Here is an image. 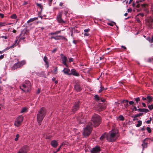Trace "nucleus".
<instances>
[{"mask_svg": "<svg viewBox=\"0 0 153 153\" xmlns=\"http://www.w3.org/2000/svg\"><path fill=\"white\" fill-rule=\"evenodd\" d=\"M38 19L37 17H34L33 18L30 19L29 20L27 21L28 23H29L31 22H32L34 21L37 20Z\"/></svg>", "mask_w": 153, "mask_h": 153, "instance_id": "obj_26", "label": "nucleus"}, {"mask_svg": "<svg viewBox=\"0 0 153 153\" xmlns=\"http://www.w3.org/2000/svg\"><path fill=\"white\" fill-rule=\"evenodd\" d=\"M19 66L18 65L17 63L15 64L12 67V69L13 70H15L17 68H19Z\"/></svg>", "mask_w": 153, "mask_h": 153, "instance_id": "obj_27", "label": "nucleus"}, {"mask_svg": "<svg viewBox=\"0 0 153 153\" xmlns=\"http://www.w3.org/2000/svg\"><path fill=\"white\" fill-rule=\"evenodd\" d=\"M54 70L53 71H52V73L53 74H56L57 73V67H56L54 69Z\"/></svg>", "mask_w": 153, "mask_h": 153, "instance_id": "obj_38", "label": "nucleus"}, {"mask_svg": "<svg viewBox=\"0 0 153 153\" xmlns=\"http://www.w3.org/2000/svg\"><path fill=\"white\" fill-rule=\"evenodd\" d=\"M92 124L91 123H89L86 127L84 129L83 133V136L85 137L88 136L90 134L92 130Z\"/></svg>", "mask_w": 153, "mask_h": 153, "instance_id": "obj_4", "label": "nucleus"}, {"mask_svg": "<svg viewBox=\"0 0 153 153\" xmlns=\"http://www.w3.org/2000/svg\"><path fill=\"white\" fill-rule=\"evenodd\" d=\"M51 39H55V36H51Z\"/></svg>", "mask_w": 153, "mask_h": 153, "instance_id": "obj_62", "label": "nucleus"}, {"mask_svg": "<svg viewBox=\"0 0 153 153\" xmlns=\"http://www.w3.org/2000/svg\"><path fill=\"white\" fill-rule=\"evenodd\" d=\"M107 136L108 134L107 133H105L102 134V135L100 137V139L101 140H103L105 139V138H107Z\"/></svg>", "mask_w": 153, "mask_h": 153, "instance_id": "obj_20", "label": "nucleus"}, {"mask_svg": "<svg viewBox=\"0 0 153 153\" xmlns=\"http://www.w3.org/2000/svg\"><path fill=\"white\" fill-rule=\"evenodd\" d=\"M51 146L54 148L57 147L58 145L57 142L55 140H53L51 142Z\"/></svg>", "mask_w": 153, "mask_h": 153, "instance_id": "obj_18", "label": "nucleus"}, {"mask_svg": "<svg viewBox=\"0 0 153 153\" xmlns=\"http://www.w3.org/2000/svg\"><path fill=\"white\" fill-rule=\"evenodd\" d=\"M61 32V30L56 31L55 32H52L50 33V35H56L60 33Z\"/></svg>", "mask_w": 153, "mask_h": 153, "instance_id": "obj_30", "label": "nucleus"}, {"mask_svg": "<svg viewBox=\"0 0 153 153\" xmlns=\"http://www.w3.org/2000/svg\"><path fill=\"white\" fill-rule=\"evenodd\" d=\"M76 119L78 122L80 124L83 123L85 121V118L82 113H79L77 116Z\"/></svg>", "mask_w": 153, "mask_h": 153, "instance_id": "obj_8", "label": "nucleus"}, {"mask_svg": "<svg viewBox=\"0 0 153 153\" xmlns=\"http://www.w3.org/2000/svg\"><path fill=\"white\" fill-rule=\"evenodd\" d=\"M151 120H147L146 121V123L147 124H149L151 122Z\"/></svg>", "mask_w": 153, "mask_h": 153, "instance_id": "obj_56", "label": "nucleus"}, {"mask_svg": "<svg viewBox=\"0 0 153 153\" xmlns=\"http://www.w3.org/2000/svg\"><path fill=\"white\" fill-rule=\"evenodd\" d=\"M16 45L15 44H13L11 46H10L9 47H7L5 49V50H7L11 48H14V46H15Z\"/></svg>", "mask_w": 153, "mask_h": 153, "instance_id": "obj_33", "label": "nucleus"}, {"mask_svg": "<svg viewBox=\"0 0 153 153\" xmlns=\"http://www.w3.org/2000/svg\"><path fill=\"white\" fill-rule=\"evenodd\" d=\"M6 23L5 22H0V27L6 25Z\"/></svg>", "mask_w": 153, "mask_h": 153, "instance_id": "obj_39", "label": "nucleus"}, {"mask_svg": "<svg viewBox=\"0 0 153 153\" xmlns=\"http://www.w3.org/2000/svg\"><path fill=\"white\" fill-rule=\"evenodd\" d=\"M135 100L136 102H138L140 100L139 98L137 97L135 99Z\"/></svg>", "mask_w": 153, "mask_h": 153, "instance_id": "obj_45", "label": "nucleus"}, {"mask_svg": "<svg viewBox=\"0 0 153 153\" xmlns=\"http://www.w3.org/2000/svg\"><path fill=\"white\" fill-rule=\"evenodd\" d=\"M150 139L148 138H146L143 142V143L142 144L143 146V149L147 148V147L148 142L149 140Z\"/></svg>", "mask_w": 153, "mask_h": 153, "instance_id": "obj_12", "label": "nucleus"}, {"mask_svg": "<svg viewBox=\"0 0 153 153\" xmlns=\"http://www.w3.org/2000/svg\"><path fill=\"white\" fill-rule=\"evenodd\" d=\"M142 0H137L136 2V3L137 4L136 5L135 4L133 3V6L134 7L136 6V7L137 8H139L140 7V5L139 4H138V3L142 2Z\"/></svg>", "mask_w": 153, "mask_h": 153, "instance_id": "obj_25", "label": "nucleus"}, {"mask_svg": "<svg viewBox=\"0 0 153 153\" xmlns=\"http://www.w3.org/2000/svg\"><path fill=\"white\" fill-rule=\"evenodd\" d=\"M146 24L149 28H153V18L149 17L146 19Z\"/></svg>", "mask_w": 153, "mask_h": 153, "instance_id": "obj_6", "label": "nucleus"}, {"mask_svg": "<svg viewBox=\"0 0 153 153\" xmlns=\"http://www.w3.org/2000/svg\"><path fill=\"white\" fill-rule=\"evenodd\" d=\"M44 61L46 65H47V68H48V59L47 57L46 56H45L44 57Z\"/></svg>", "mask_w": 153, "mask_h": 153, "instance_id": "obj_24", "label": "nucleus"}, {"mask_svg": "<svg viewBox=\"0 0 153 153\" xmlns=\"http://www.w3.org/2000/svg\"><path fill=\"white\" fill-rule=\"evenodd\" d=\"M146 130H147V131L149 133H150L152 132V130H151V128L149 127H147L146 128Z\"/></svg>", "mask_w": 153, "mask_h": 153, "instance_id": "obj_40", "label": "nucleus"}, {"mask_svg": "<svg viewBox=\"0 0 153 153\" xmlns=\"http://www.w3.org/2000/svg\"><path fill=\"white\" fill-rule=\"evenodd\" d=\"M46 114V110L45 108H41L38 111L36 117L37 121L39 125H41V123Z\"/></svg>", "mask_w": 153, "mask_h": 153, "instance_id": "obj_1", "label": "nucleus"}, {"mask_svg": "<svg viewBox=\"0 0 153 153\" xmlns=\"http://www.w3.org/2000/svg\"><path fill=\"white\" fill-rule=\"evenodd\" d=\"M36 4L37 6L39 7L41 9V10H42V9L43 8V7L41 4L37 3Z\"/></svg>", "mask_w": 153, "mask_h": 153, "instance_id": "obj_42", "label": "nucleus"}, {"mask_svg": "<svg viewBox=\"0 0 153 153\" xmlns=\"http://www.w3.org/2000/svg\"><path fill=\"white\" fill-rule=\"evenodd\" d=\"M10 18L12 19H16L17 18V16L16 14H14L11 16Z\"/></svg>", "mask_w": 153, "mask_h": 153, "instance_id": "obj_36", "label": "nucleus"}, {"mask_svg": "<svg viewBox=\"0 0 153 153\" xmlns=\"http://www.w3.org/2000/svg\"><path fill=\"white\" fill-rule=\"evenodd\" d=\"M79 102H77L74 104L72 109V111L74 113L79 109Z\"/></svg>", "mask_w": 153, "mask_h": 153, "instance_id": "obj_10", "label": "nucleus"}, {"mask_svg": "<svg viewBox=\"0 0 153 153\" xmlns=\"http://www.w3.org/2000/svg\"><path fill=\"white\" fill-rule=\"evenodd\" d=\"M73 59L72 58H70L69 59V62H73Z\"/></svg>", "mask_w": 153, "mask_h": 153, "instance_id": "obj_50", "label": "nucleus"}, {"mask_svg": "<svg viewBox=\"0 0 153 153\" xmlns=\"http://www.w3.org/2000/svg\"><path fill=\"white\" fill-rule=\"evenodd\" d=\"M29 32L26 30H23L22 32L20 35V38L19 40H24L26 38L27 36L29 35Z\"/></svg>", "mask_w": 153, "mask_h": 153, "instance_id": "obj_9", "label": "nucleus"}, {"mask_svg": "<svg viewBox=\"0 0 153 153\" xmlns=\"http://www.w3.org/2000/svg\"><path fill=\"white\" fill-rule=\"evenodd\" d=\"M90 30V29H85L84 31L85 32L88 33Z\"/></svg>", "mask_w": 153, "mask_h": 153, "instance_id": "obj_47", "label": "nucleus"}, {"mask_svg": "<svg viewBox=\"0 0 153 153\" xmlns=\"http://www.w3.org/2000/svg\"><path fill=\"white\" fill-rule=\"evenodd\" d=\"M115 24V23L114 22H111L108 24V25H110L111 26H113Z\"/></svg>", "mask_w": 153, "mask_h": 153, "instance_id": "obj_46", "label": "nucleus"}, {"mask_svg": "<svg viewBox=\"0 0 153 153\" xmlns=\"http://www.w3.org/2000/svg\"><path fill=\"white\" fill-rule=\"evenodd\" d=\"M137 110L140 112H143V109L139 108Z\"/></svg>", "mask_w": 153, "mask_h": 153, "instance_id": "obj_57", "label": "nucleus"}, {"mask_svg": "<svg viewBox=\"0 0 153 153\" xmlns=\"http://www.w3.org/2000/svg\"><path fill=\"white\" fill-rule=\"evenodd\" d=\"M29 150V148L28 146H25L19 151L22 153H27Z\"/></svg>", "mask_w": 153, "mask_h": 153, "instance_id": "obj_13", "label": "nucleus"}, {"mask_svg": "<svg viewBox=\"0 0 153 153\" xmlns=\"http://www.w3.org/2000/svg\"><path fill=\"white\" fill-rule=\"evenodd\" d=\"M27 108L26 107L23 108L21 111V113H23L26 112L27 111Z\"/></svg>", "mask_w": 153, "mask_h": 153, "instance_id": "obj_34", "label": "nucleus"}, {"mask_svg": "<svg viewBox=\"0 0 153 153\" xmlns=\"http://www.w3.org/2000/svg\"><path fill=\"white\" fill-rule=\"evenodd\" d=\"M17 63L19 66V68H20L25 64V62L24 61H22L20 62H18Z\"/></svg>", "mask_w": 153, "mask_h": 153, "instance_id": "obj_22", "label": "nucleus"}, {"mask_svg": "<svg viewBox=\"0 0 153 153\" xmlns=\"http://www.w3.org/2000/svg\"><path fill=\"white\" fill-rule=\"evenodd\" d=\"M74 88L77 91H79L81 90V87L79 84H76Z\"/></svg>", "mask_w": 153, "mask_h": 153, "instance_id": "obj_19", "label": "nucleus"}, {"mask_svg": "<svg viewBox=\"0 0 153 153\" xmlns=\"http://www.w3.org/2000/svg\"><path fill=\"white\" fill-rule=\"evenodd\" d=\"M19 137H20L19 134H17L16 135V137L15 138V141H17L18 140L19 138Z\"/></svg>", "mask_w": 153, "mask_h": 153, "instance_id": "obj_37", "label": "nucleus"}, {"mask_svg": "<svg viewBox=\"0 0 153 153\" xmlns=\"http://www.w3.org/2000/svg\"><path fill=\"white\" fill-rule=\"evenodd\" d=\"M142 104L143 105V106H144V107H146V104H145V103H144V102H143L142 103Z\"/></svg>", "mask_w": 153, "mask_h": 153, "instance_id": "obj_59", "label": "nucleus"}, {"mask_svg": "<svg viewBox=\"0 0 153 153\" xmlns=\"http://www.w3.org/2000/svg\"><path fill=\"white\" fill-rule=\"evenodd\" d=\"M65 38L62 36H55V40L65 39Z\"/></svg>", "mask_w": 153, "mask_h": 153, "instance_id": "obj_21", "label": "nucleus"}, {"mask_svg": "<svg viewBox=\"0 0 153 153\" xmlns=\"http://www.w3.org/2000/svg\"><path fill=\"white\" fill-rule=\"evenodd\" d=\"M134 103V102L133 101H130L129 102V103L131 105H133Z\"/></svg>", "mask_w": 153, "mask_h": 153, "instance_id": "obj_48", "label": "nucleus"}, {"mask_svg": "<svg viewBox=\"0 0 153 153\" xmlns=\"http://www.w3.org/2000/svg\"><path fill=\"white\" fill-rule=\"evenodd\" d=\"M100 151V148L99 146H96L91 150V153H97Z\"/></svg>", "mask_w": 153, "mask_h": 153, "instance_id": "obj_15", "label": "nucleus"}, {"mask_svg": "<svg viewBox=\"0 0 153 153\" xmlns=\"http://www.w3.org/2000/svg\"><path fill=\"white\" fill-rule=\"evenodd\" d=\"M149 108L151 110L153 109V105H149L148 106Z\"/></svg>", "mask_w": 153, "mask_h": 153, "instance_id": "obj_43", "label": "nucleus"}, {"mask_svg": "<svg viewBox=\"0 0 153 153\" xmlns=\"http://www.w3.org/2000/svg\"><path fill=\"white\" fill-rule=\"evenodd\" d=\"M147 98L148 100V103H149L152 100V98L150 96H147Z\"/></svg>", "mask_w": 153, "mask_h": 153, "instance_id": "obj_32", "label": "nucleus"}, {"mask_svg": "<svg viewBox=\"0 0 153 153\" xmlns=\"http://www.w3.org/2000/svg\"><path fill=\"white\" fill-rule=\"evenodd\" d=\"M63 4V3L62 2H60L59 3V6H62Z\"/></svg>", "mask_w": 153, "mask_h": 153, "instance_id": "obj_63", "label": "nucleus"}, {"mask_svg": "<svg viewBox=\"0 0 153 153\" xmlns=\"http://www.w3.org/2000/svg\"><path fill=\"white\" fill-rule=\"evenodd\" d=\"M123 103H125L124 106H125L127 108L128 107V101L127 100H124L123 101Z\"/></svg>", "mask_w": 153, "mask_h": 153, "instance_id": "obj_28", "label": "nucleus"}, {"mask_svg": "<svg viewBox=\"0 0 153 153\" xmlns=\"http://www.w3.org/2000/svg\"><path fill=\"white\" fill-rule=\"evenodd\" d=\"M149 110L147 109H143V112H145L146 113L148 112Z\"/></svg>", "mask_w": 153, "mask_h": 153, "instance_id": "obj_44", "label": "nucleus"}, {"mask_svg": "<svg viewBox=\"0 0 153 153\" xmlns=\"http://www.w3.org/2000/svg\"><path fill=\"white\" fill-rule=\"evenodd\" d=\"M148 40L149 41V42L150 43H153V35L152 36L151 39H148Z\"/></svg>", "mask_w": 153, "mask_h": 153, "instance_id": "obj_41", "label": "nucleus"}, {"mask_svg": "<svg viewBox=\"0 0 153 153\" xmlns=\"http://www.w3.org/2000/svg\"><path fill=\"white\" fill-rule=\"evenodd\" d=\"M4 57V55H1L0 56V60L2 59Z\"/></svg>", "mask_w": 153, "mask_h": 153, "instance_id": "obj_55", "label": "nucleus"}, {"mask_svg": "<svg viewBox=\"0 0 153 153\" xmlns=\"http://www.w3.org/2000/svg\"><path fill=\"white\" fill-rule=\"evenodd\" d=\"M118 131L117 130H112L110 131L107 137V140L109 141L113 142L115 141L118 136Z\"/></svg>", "mask_w": 153, "mask_h": 153, "instance_id": "obj_2", "label": "nucleus"}, {"mask_svg": "<svg viewBox=\"0 0 153 153\" xmlns=\"http://www.w3.org/2000/svg\"><path fill=\"white\" fill-rule=\"evenodd\" d=\"M68 143L66 142H64L62 143L60 145V147H59V148H58L56 152H58L59 151L60 149V148L63 146L65 145H67Z\"/></svg>", "mask_w": 153, "mask_h": 153, "instance_id": "obj_23", "label": "nucleus"}, {"mask_svg": "<svg viewBox=\"0 0 153 153\" xmlns=\"http://www.w3.org/2000/svg\"><path fill=\"white\" fill-rule=\"evenodd\" d=\"M64 73L67 75H71V72L70 69L68 68H65L63 70Z\"/></svg>", "mask_w": 153, "mask_h": 153, "instance_id": "obj_17", "label": "nucleus"}, {"mask_svg": "<svg viewBox=\"0 0 153 153\" xmlns=\"http://www.w3.org/2000/svg\"><path fill=\"white\" fill-rule=\"evenodd\" d=\"M23 119V116L22 115L19 116L16 118L15 121L14 125L16 127L20 126L22 125Z\"/></svg>", "mask_w": 153, "mask_h": 153, "instance_id": "obj_7", "label": "nucleus"}, {"mask_svg": "<svg viewBox=\"0 0 153 153\" xmlns=\"http://www.w3.org/2000/svg\"><path fill=\"white\" fill-rule=\"evenodd\" d=\"M118 119L120 121H123L125 120L124 117L122 115H120L118 117Z\"/></svg>", "mask_w": 153, "mask_h": 153, "instance_id": "obj_31", "label": "nucleus"}, {"mask_svg": "<svg viewBox=\"0 0 153 153\" xmlns=\"http://www.w3.org/2000/svg\"><path fill=\"white\" fill-rule=\"evenodd\" d=\"M53 0H49V4L50 6L51 5Z\"/></svg>", "mask_w": 153, "mask_h": 153, "instance_id": "obj_49", "label": "nucleus"}, {"mask_svg": "<svg viewBox=\"0 0 153 153\" xmlns=\"http://www.w3.org/2000/svg\"><path fill=\"white\" fill-rule=\"evenodd\" d=\"M138 115H139V116H142L143 115V113H140L138 114Z\"/></svg>", "mask_w": 153, "mask_h": 153, "instance_id": "obj_60", "label": "nucleus"}, {"mask_svg": "<svg viewBox=\"0 0 153 153\" xmlns=\"http://www.w3.org/2000/svg\"><path fill=\"white\" fill-rule=\"evenodd\" d=\"M61 57L62 61L63 64L64 65H65L66 67H68V66L66 63V61L67 60V57L65 56L64 55L62 54L61 55Z\"/></svg>", "mask_w": 153, "mask_h": 153, "instance_id": "obj_14", "label": "nucleus"}, {"mask_svg": "<svg viewBox=\"0 0 153 153\" xmlns=\"http://www.w3.org/2000/svg\"><path fill=\"white\" fill-rule=\"evenodd\" d=\"M137 110V108L135 106H134V108H133V111H134V110L135 111H136Z\"/></svg>", "mask_w": 153, "mask_h": 153, "instance_id": "obj_52", "label": "nucleus"}, {"mask_svg": "<svg viewBox=\"0 0 153 153\" xmlns=\"http://www.w3.org/2000/svg\"><path fill=\"white\" fill-rule=\"evenodd\" d=\"M62 13L61 12L59 13V14L57 16V19L59 23H65L66 22V21H65L63 20L62 18Z\"/></svg>", "mask_w": 153, "mask_h": 153, "instance_id": "obj_11", "label": "nucleus"}, {"mask_svg": "<svg viewBox=\"0 0 153 153\" xmlns=\"http://www.w3.org/2000/svg\"><path fill=\"white\" fill-rule=\"evenodd\" d=\"M139 116V115H138V114H136L135 115L134 117V118H135Z\"/></svg>", "mask_w": 153, "mask_h": 153, "instance_id": "obj_58", "label": "nucleus"}, {"mask_svg": "<svg viewBox=\"0 0 153 153\" xmlns=\"http://www.w3.org/2000/svg\"><path fill=\"white\" fill-rule=\"evenodd\" d=\"M95 98L96 99H97V100H98L99 97H98V95H96L95 96Z\"/></svg>", "mask_w": 153, "mask_h": 153, "instance_id": "obj_61", "label": "nucleus"}, {"mask_svg": "<svg viewBox=\"0 0 153 153\" xmlns=\"http://www.w3.org/2000/svg\"><path fill=\"white\" fill-rule=\"evenodd\" d=\"M0 16L2 18H3L4 17V15L3 14L0 13Z\"/></svg>", "mask_w": 153, "mask_h": 153, "instance_id": "obj_53", "label": "nucleus"}, {"mask_svg": "<svg viewBox=\"0 0 153 153\" xmlns=\"http://www.w3.org/2000/svg\"><path fill=\"white\" fill-rule=\"evenodd\" d=\"M31 83L28 81H26L25 83L20 86V88L24 91H29L30 90Z\"/></svg>", "mask_w": 153, "mask_h": 153, "instance_id": "obj_5", "label": "nucleus"}, {"mask_svg": "<svg viewBox=\"0 0 153 153\" xmlns=\"http://www.w3.org/2000/svg\"><path fill=\"white\" fill-rule=\"evenodd\" d=\"M100 88V89L99 90V93H100L103 91H105L107 89L106 88H105L103 86H102V85L101 86Z\"/></svg>", "mask_w": 153, "mask_h": 153, "instance_id": "obj_29", "label": "nucleus"}, {"mask_svg": "<svg viewBox=\"0 0 153 153\" xmlns=\"http://www.w3.org/2000/svg\"><path fill=\"white\" fill-rule=\"evenodd\" d=\"M84 35L85 36H88L89 35V34L88 33L85 32L84 34Z\"/></svg>", "mask_w": 153, "mask_h": 153, "instance_id": "obj_54", "label": "nucleus"}, {"mask_svg": "<svg viewBox=\"0 0 153 153\" xmlns=\"http://www.w3.org/2000/svg\"><path fill=\"white\" fill-rule=\"evenodd\" d=\"M1 38H3L4 39H7V37L5 36H1Z\"/></svg>", "mask_w": 153, "mask_h": 153, "instance_id": "obj_51", "label": "nucleus"}, {"mask_svg": "<svg viewBox=\"0 0 153 153\" xmlns=\"http://www.w3.org/2000/svg\"><path fill=\"white\" fill-rule=\"evenodd\" d=\"M71 75L72 74L74 76H79V74L77 73L76 71L74 69H72L71 70V72H70Z\"/></svg>", "mask_w": 153, "mask_h": 153, "instance_id": "obj_16", "label": "nucleus"}, {"mask_svg": "<svg viewBox=\"0 0 153 153\" xmlns=\"http://www.w3.org/2000/svg\"><path fill=\"white\" fill-rule=\"evenodd\" d=\"M137 122L138 123L136 125V126L137 127H139L141 125L142 122L140 120L138 121Z\"/></svg>", "mask_w": 153, "mask_h": 153, "instance_id": "obj_35", "label": "nucleus"}, {"mask_svg": "<svg viewBox=\"0 0 153 153\" xmlns=\"http://www.w3.org/2000/svg\"><path fill=\"white\" fill-rule=\"evenodd\" d=\"M93 125L94 127L97 126L100 124L101 119L100 117L97 114L94 115L91 119Z\"/></svg>", "mask_w": 153, "mask_h": 153, "instance_id": "obj_3", "label": "nucleus"}, {"mask_svg": "<svg viewBox=\"0 0 153 153\" xmlns=\"http://www.w3.org/2000/svg\"><path fill=\"white\" fill-rule=\"evenodd\" d=\"M68 13V11L67 10H65V15H66Z\"/></svg>", "mask_w": 153, "mask_h": 153, "instance_id": "obj_64", "label": "nucleus"}]
</instances>
